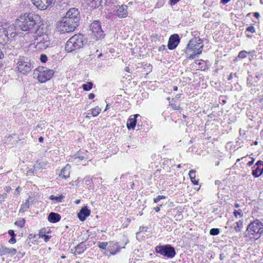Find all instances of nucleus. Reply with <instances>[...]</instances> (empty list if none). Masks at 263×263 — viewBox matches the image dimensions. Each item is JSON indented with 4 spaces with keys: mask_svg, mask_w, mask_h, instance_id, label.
Listing matches in <instances>:
<instances>
[{
    "mask_svg": "<svg viewBox=\"0 0 263 263\" xmlns=\"http://www.w3.org/2000/svg\"><path fill=\"white\" fill-rule=\"evenodd\" d=\"M39 15L32 13H26L21 15L18 19L16 20V25L18 26L20 31H29L25 35L31 36L38 26L44 25L40 20Z\"/></svg>",
    "mask_w": 263,
    "mask_h": 263,
    "instance_id": "1",
    "label": "nucleus"
},
{
    "mask_svg": "<svg viewBox=\"0 0 263 263\" xmlns=\"http://www.w3.org/2000/svg\"><path fill=\"white\" fill-rule=\"evenodd\" d=\"M33 34L30 36V42L35 45L38 50H44L49 47L51 44V40L47 34L48 26L46 24L38 26Z\"/></svg>",
    "mask_w": 263,
    "mask_h": 263,
    "instance_id": "2",
    "label": "nucleus"
},
{
    "mask_svg": "<svg viewBox=\"0 0 263 263\" xmlns=\"http://www.w3.org/2000/svg\"><path fill=\"white\" fill-rule=\"evenodd\" d=\"M23 33L20 31L16 24H5L0 26V44L5 46L10 41L15 39L17 36L21 37Z\"/></svg>",
    "mask_w": 263,
    "mask_h": 263,
    "instance_id": "3",
    "label": "nucleus"
},
{
    "mask_svg": "<svg viewBox=\"0 0 263 263\" xmlns=\"http://www.w3.org/2000/svg\"><path fill=\"white\" fill-rule=\"evenodd\" d=\"M262 234L263 223L256 219L249 224L244 233V236L248 238V240H255L260 238Z\"/></svg>",
    "mask_w": 263,
    "mask_h": 263,
    "instance_id": "4",
    "label": "nucleus"
},
{
    "mask_svg": "<svg viewBox=\"0 0 263 263\" xmlns=\"http://www.w3.org/2000/svg\"><path fill=\"white\" fill-rule=\"evenodd\" d=\"M202 41L199 37L192 39L187 45L185 51V57L194 59L202 53L203 48Z\"/></svg>",
    "mask_w": 263,
    "mask_h": 263,
    "instance_id": "5",
    "label": "nucleus"
},
{
    "mask_svg": "<svg viewBox=\"0 0 263 263\" xmlns=\"http://www.w3.org/2000/svg\"><path fill=\"white\" fill-rule=\"evenodd\" d=\"M86 40L83 34L79 33L71 37L65 44V49L68 52H71L82 48Z\"/></svg>",
    "mask_w": 263,
    "mask_h": 263,
    "instance_id": "6",
    "label": "nucleus"
},
{
    "mask_svg": "<svg viewBox=\"0 0 263 263\" xmlns=\"http://www.w3.org/2000/svg\"><path fill=\"white\" fill-rule=\"evenodd\" d=\"M32 68L33 65L27 57L20 56L17 59L16 68L19 72L26 74L31 70Z\"/></svg>",
    "mask_w": 263,
    "mask_h": 263,
    "instance_id": "7",
    "label": "nucleus"
},
{
    "mask_svg": "<svg viewBox=\"0 0 263 263\" xmlns=\"http://www.w3.org/2000/svg\"><path fill=\"white\" fill-rule=\"evenodd\" d=\"M54 72L52 69L45 67H39L34 72V77H37L41 83H45L49 80L53 76Z\"/></svg>",
    "mask_w": 263,
    "mask_h": 263,
    "instance_id": "8",
    "label": "nucleus"
},
{
    "mask_svg": "<svg viewBox=\"0 0 263 263\" xmlns=\"http://www.w3.org/2000/svg\"><path fill=\"white\" fill-rule=\"evenodd\" d=\"M155 251L157 253L168 258H173L176 254L175 248L169 244L157 246Z\"/></svg>",
    "mask_w": 263,
    "mask_h": 263,
    "instance_id": "9",
    "label": "nucleus"
},
{
    "mask_svg": "<svg viewBox=\"0 0 263 263\" xmlns=\"http://www.w3.org/2000/svg\"><path fill=\"white\" fill-rule=\"evenodd\" d=\"M77 27L78 26L63 17L58 25L57 30L61 34L68 33L74 31Z\"/></svg>",
    "mask_w": 263,
    "mask_h": 263,
    "instance_id": "10",
    "label": "nucleus"
},
{
    "mask_svg": "<svg viewBox=\"0 0 263 263\" xmlns=\"http://www.w3.org/2000/svg\"><path fill=\"white\" fill-rule=\"evenodd\" d=\"M69 22L73 23L74 25L79 26L80 20V12L78 9L75 8H70L66 13V15L64 17Z\"/></svg>",
    "mask_w": 263,
    "mask_h": 263,
    "instance_id": "11",
    "label": "nucleus"
},
{
    "mask_svg": "<svg viewBox=\"0 0 263 263\" xmlns=\"http://www.w3.org/2000/svg\"><path fill=\"white\" fill-rule=\"evenodd\" d=\"M89 30L91 31V34L96 37V40H98L103 37L104 36L101 23L99 21H93L89 26Z\"/></svg>",
    "mask_w": 263,
    "mask_h": 263,
    "instance_id": "12",
    "label": "nucleus"
},
{
    "mask_svg": "<svg viewBox=\"0 0 263 263\" xmlns=\"http://www.w3.org/2000/svg\"><path fill=\"white\" fill-rule=\"evenodd\" d=\"M31 1L39 9L45 10L54 4L55 0H31Z\"/></svg>",
    "mask_w": 263,
    "mask_h": 263,
    "instance_id": "13",
    "label": "nucleus"
},
{
    "mask_svg": "<svg viewBox=\"0 0 263 263\" xmlns=\"http://www.w3.org/2000/svg\"><path fill=\"white\" fill-rule=\"evenodd\" d=\"M252 175L255 177L260 176L263 173V161L258 160L252 167Z\"/></svg>",
    "mask_w": 263,
    "mask_h": 263,
    "instance_id": "14",
    "label": "nucleus"
},
{
    "mask_svg": "<svg viewBox=\"0 0 263 263\" xmlns=\"http://www.w3.org/2000/svg\"><path fill=\"white\" fill-rule=\"evenodd\" d=\"M180 38L178 34H174L170 36L167 47L170 50H174L175 49L180 43Z\"/></svg>",
    "mask_w": 263,
    "mask_h": 263,
    "instance_id": "15",
    "label": "nucleus"
},
{
    "mask_svg": "<svg viewBox=\"0 0 263 263\" xmlns=\"http://www.w3.org/2000/svg\"><path fill=\"white\" fill-rule=\"evenodd\" d=\"M127 6L125 5H117L114 6V12L116 13V15L120 18H124L127 16Z\"/></svg>",
    "mask_w": 263,
    "mask_h": 263,
    "instance_id": "16",
    "label": "nucleus"
},
{
    "mask_svg": "<svg viewBox=\"0 0 263 263\" xmlns=\"http://www.w3.org/2000/svg\"><path fill=\"white\" fill-rule=\"evenodd\" d=\"M126 244V243H125L123 246L121 247L119 245L118 242L116 241H109L107 250L111 254L115 255L119 252L121 249L124 248Z\"/></svg>",
    "mask_w": 263,
    "mask_h": 263,
    "instance_id": "17",
    "label": "nucleus"
},
{
    "mask_svg": "<svg viewBox=\"0 0 263 263\" xmlns=\"http://www.w3.org/2000/svg\"><path fill=\"white\" fill-rule=\"evenodd\" d=\"M17 253L16 249L14 248H10L5 246H0V255H8L12 256Z\"/></svg>",
    "mask_w": 263,
    "mask_h": 263,
    "instance_id": "18",
    "label": "nucleus"
},
{
    "mask_svg": "<svg viewBox=\"0 0 263 263\" xmlns=\"http://www.w3.org/2000/svg\"><path fill=\"white\" fill-rule=\"evenodd\" d=\"M90 213L91 211L87 208V206H84L81 208L78 213V217L81 221H83L90 215Z\"/></svg>",
    "mask_w": 263,
    "mask_h": 263,
    "instance_id": "19",
    "label": "nucleus"
},
{
    "mask_svg": "<svg viewBox=\"0 0 263 263\" xmlns=\"http://www.w3.org/2000/svg\"><path fill=\"white\" fill-rule=\"evenodd\" d=\"M47 166V162L46 161H43L41 160H37L34 166V170L33 171V173H36L37 171H41L43 170H45Z\"/></svg>",
    "mask_w": 263,
    "mask_h": 263,
    "instance_id": "20",
    "label": "nucleus"
},
{
    "mask_svg": "<svg viewBox=\"0 0 263 263\" xmlns=\"http://www.w3.org/2000/svg\"><path fill=\"white\" fill-rule=\"evenodd\" d=\"M140 115L139 114H136L132 116H131L127 120L126 125L128 129H133L135 128L136 123H137V118L138 117H140Z\"/></svg>",
    "mask_w": 263,
    "mask_h": 263,
    "instance_id": "21",
    "label": "nucleus"
},
{
    "mask_svg": "<svg viewBox=\"0 0 263 263\" xmlns=\"http://www.w3.org/2000/svg\"><path fill=\"white\" fill-rule=\"evenodd\" d=\"M71 166L69 164H67L63 167L59 174V177L62 179H67L69 177L70 173Z\"/></svg>",
    "mask_w": 263,
    "mask_h": 263,
    "instance_id": "22",
    "label": "nucleus"
},
{
    "mask_svg": "<svg viewBox=\"0 0 263 263\" xmlns=\"http://www.w3.org/2000/svg\"><path fill=\"white\" fill-rule=\"evenodd\" d=\"M61 219V215L54 212H51L48 216V220L51 223H57Z\"/></svg>",
    "mask_w": 263,
    "mask_h": 263,
    "instance_id": "23",
    "label": "nucleus"
},
{
    "mask_svg": "<svg viewBox=\"0 0 263 263\" xmlns=\"http://www.w3.org/2000/svg\"><path fill=\"white\" fill-rule=\"evenodd\" d=\"M86 247L83 242L80 243L75 247V255H80L83 253L86 249Z\"/></svg>",
    "mask_w": 263,
    "mask_h": 263,
    "instance_id": "24",
    "label": "nucleus"
},
{
    "mask_svg": "<svg viewBox=\"0 0 263 263\" xmlns=\"http://www.w3.org/2000/svg\"><path fill=\"white\" fill-rule=\"evenodd\" d=\"M169 105L174 110H180L181 109L180 102L177 101L176 98H173L171 101L170 102Z\"/></svg>",
    "mask_w": 263,
    "mask_h": 263,
    "instance_id": "25",
    "label": "nucleus"
},
{
    "mask_svg": "<svg viewBox=\"0 0 263 263\" xmlns=\"http://www.w3.org/2000/svg\"><path fill=\"white\" fill-rule=\"evenodd\" d=\"M233 228L236 232H239L241 231L243 228V221L242 220H239L238 221L235 222L231 226Z\"/></svg>",
    "mask_w": 263,
    "mask_h": 263,
    "instance_id": "26",
    "label": "nucleus"
},
{
    "mask_svg": "<svg viewBox=\"0 0 263 263\" xmlns=\"http://www.w3.org/2000/svg\"><path fill=\"white\" fill-rule=\"evenodd\" d=\"M85 1L89 6L96 8L101 5L102 0H85Z\"/></svg>",
    "mask_w": 263,
    "mask_h": 263,
    "instance_id": "27",
    "label": "nucleus"
},
{
    "mask_svg": "<svg viewBox=\"0 0 263 263\" xmlns=\"http://www.w3.org/2000/svg\"><path fill=\"white\" fill-rule=\"evenodd\" d=\"M257 81L255 80V78H253L252 75L250 74L247 77V85L248 87H250L253 85H255V83Z\"/></svg>",
    "mask_w": 263,
    "mask_h": 263,
    "instance_id": "28",
    "label": "nucleus"
},
{
    "mask_svg": "<svg viewBox=\"0 0 263 263\" xmlns=\"http://www.w3.org/2000/svg\"><path fill=\"white\" fill-rule=\"evenodd\" d=\"M64 197V196L62 194L60 195L59 196H56L52 195H51L49 198L51 200L55 201L57 202H62Z\"/></svg>",
    "mask_w": 263,
    "mask_h": 263,
    "instance_id": "29",
    "label": "nucleus"
},
{
    "mask_svg": "<svg viewBox=\"0 0 263 263\" xmlns=\"http://www.w3.org/2000/svg\"><path fill=\"white\" fill-rule=\"evenodd\" d=\"M29 206H30L29 201L28 200H27L25 202L23 203L21 205L19 212L20 213H24L29 208Z\"/></svg>",
    "mask_w": 263,
    "mask_h": 263,
    "instance_id": "30",
    "label": "nucleus"
},
{
    "mask_svg": "<svg viewBox=\"0 0 263 263\" xmlns=\"http://www.w3.org/2000/svg\"><path fill=\"white\" fill-rule=\"evenodd\" d=\"M101 109L99 106H96V107L91 109L90 111L91 113L89 112L88 114H91L93 117L97 116L100 112Z\"/></svg>",
    "mask_w": 263,
    "mask_h": 263,
    "instance_id": "31",
    "label": "nucleus"
},
{
    "mask_svg": "<svg viewBox=\"0 0 263 263\" xmlns=\"http://www.w3.org/2000/svg\"><path fill=\"white\" fill-rule=\"evenodd\" d=\"M93 86V83L91 82H89L86 83H84L82 84V87L83 90L85 91H89L90 90Z\"/></svg>",
    "mask_w": 263,
    "mask_h": 263,
    "instance_id": "32",
    "label": "nucleus"
},
{
    "mask_svg": "<svg viewBox=\"0 0 263 263\" xmlns=\"http://www.w3.org/2000/svg\"><path fill=\"white\" fill-rule=\"evenodd\" d=\"M25 221H26L24 218H21L20 220L16 221L14 224L20 228H23L25 226Z\"/></svg>",
    "mask_w": 263,
    "mask_h": 263,
    "instance_id": "33",
    "label": "nucleus"
},
{
    "mask_svg": "<svg viewBox=\"0 0 263 263\" xmlns=\"http://www.w3.org/2000/svg\"><path fill=\"white\" fill-rule=\"evenodd\" d=\"M220 233V230L218 228H212L210 230V234L213 236L218 235Z\"/></svg>",
    "mask_w": 263,
    "mask_h": 263,
    "instance_id": "34",
    "label": "nucleus"
},
{
    "mask_svg": "<svg viewBox=\"0 0 263 263\" xmlns=\"http://www.w3.org/2000/svg\"><path fill=\"white\" fill-rule=\"evenodd\" d=\"M108 244L107 242H99L98 247L101 249L106 250Z\"/></svg>",
    "mask_w": 263,
    "mask_h": 263,
    "instance_id": "35",
    "label": "nucleus"
},
{
    "mask_svg": "<svg viewBox=\"0 0 263 263\" xmlns=\"http://www.w3.org/2000/svg\"><path fill=\"white\" fill-rule=\"evenodd\" d=\"M84 181L86 184L89 185L90 184L92 183V178H91L89 176H86L84 178Z\"/></svg>",
    "mask_w": 263,
    "mask_h": 263,
    "instance_id": "36",
    "label": "nucleus"
},
{
    "mask_svg": "<svg viewBox=\"0 0 263 263\" xmlns=\"http://www.w3.org/2000/svg\"><path fill=\"white\" fill-rule=\"evenodd\" d=\"M13 50H14L13 47L12 46H11V47L10 48H9L8 47V49H6L5 48V54H7L9 55L11 54L12 55H14V53H12V51H13Z\"/></svg>",
    "mask_w": 263,
    "mask_h": 263,
    "instance_id": "37",
    "label": "nucleus"
},
{
    "mask_svg": "<svg viewBox=\"0 0 263 263\" xmlns=\"http://www.w3.org/2000/svg\"><path fill=\"white\" fill-rule=\"evenodd\" d=\"M247 51H246V50H242L239 52L238 57L240 59H244L247 57Z\"/></svg>",
    "mask_w": 263,
    "mask_h": 263,
    "instance_id": "38",
    "label": "nucleus"
},
{
    "mask_svg": "<svg viewBox=\"0 0 263 263\" xmlns=\"http://www.w3.org/2000/svg\"><path fill=\"white\" fill-rule=\"evenodd\" d=\"M41 62L45 63L47 61L48 58L45 54H41L40 58Z\"/></svg>",
    "mask_w": 263,
    "mask_h": 263,
    "instance_id": "39",
    "label": "nucleus"
},
{
    "mask_svg": "<svg viewBox=\"0 0 263 263\" xmlns=\"http://www.w3.org/2000/svg\"><path fill=\"white\" fill-rule=\"evenodd\" d=\"M195 173L196 171L194 170H191L190 171L189 173V176L191 180H192V179H194V178L196 177Z\"/></svg>",
    "mask_w": 263,
    "mask_h": 263,
    "instance_id": "40",
    "label": "nucleus"
},
{
    "mask_svg": "<svg viewBox=\"0 0 263 263\" xmlns=\"http://www.w3.org/2000/svg\"><path fill=\"white\" fill-rule=\"evenodd\" d=\"M234 216L237 217L238 216H239L240 217H242L243 214L242 210L239 209L238 210H235L234 212Z\"/></svg>",
    "mask_w": 263,
    "mask_h": 263,
    "instance_id": "41",
    "label": "nucleus"
},
{
    "mask_svg": "<svg viewBox=\"0 0 263 263\" xmlns=\"http://www.w3.org/2000/svg\"><path fill=\"white\" fill-rule=\"evenodd\" d=\"M165 196L163 195H159L156 197V198H154V202L155 203H158L161 199H165Z\"/></svg>",
    "mask_w": 263,
    "mask_h": 263,
    "instance_id": "42",
    "label": "nucleus"
},
{
    "mask_svg": "<svg viewBox=\"0 0 263 263\" xmlns=\"http://www.w3.org/2000/svg\"><path fill=\"white\" fill-rule=\"evenodd\" d=\"M46 229L45 228L42 229L39 232V237L42 238V236L46 235Z\"/></svg>",
    "mask_w": 263,
    "mask_h": 263,
    "instance_id": "43",
    "label": "nucleus"
},
{
    "mask_svg": "<svg viewBox=\"0 0 263 263\" xmlns=\"http://www.w3.org/2000/svg\"><path fill=\"white\" fill-rule=\"evenodd\" d=\"M246 31L254 33L255 32V29L253 26H250L246 28Z\"/></svg>",
    "mask_w": 263,
    "mask_h": 263,
    "instance_id": "44",
    "label": "nucleus"
},
{
    "mask_svg": "<svg viewBox=\"0 0 263 263\" xmlns=\"http://www.w3.org/2000/svg\"><path fill=\"white\" fill-rule=\"evenodd\" d=\"M32 243H33V242H31V239H27L24 243V246L30 247L31 246Z\"/></svg>",
    "mask_w": 263,
    "mask_h": 263,
    "instance_id": "45",
    "label": "nucleus"
},
{
    "mask_svg": "<svg viewBox=\"0 0 263 263\" xmlns=\"http://www.w3.org/2000/svg\"><path fill=\"white\" fill-rule=\"evenodd\" d=\"M7 197V193H3V194H0V198L2 201V203L5 200V199Z\"/></svg>",
    "mask_w": 263,
    "mask_h": 263,
    "instance_id": "46",
    "label": "nucleus"
},
{
    "mask_svg": "<svg viewBox=\"0 0 263 263\" xmlns=\"http://www.w3.org/2000/svg\"><path fill=\"white\" fill-rule=\"evenodd\" d=\"M51 236H50V235H44V236H42V238H43L44 241L47 242H48L49 240V239L51 238Z\"/></svg>",
    "mask_w": 263,
    "mask_h": 263,
    "instance_id": "47",
    "label": "nucleus"
},
{
    "mask_svg": "<svg viewBox=\"0 0 263 263\" xmlns=\"http://www.w3.org/2000/svg\"><path fill=\"white\" fill-rule=\"evenodd\" d=\"M8 234L11 236V237H15L16 234L14 233V231L12 230H10L8 232Z\"/></svg>",
    "mask_w": 263,
    "mask_h": 263,
    "instance_id": "48",
    "label": "nucleus"
},
{
    "mask_svg": "<svg viewBox=\"0 0 263 263\" xmlns=\"http://www.w3.org/2000/svg\"><path fill=\"white\" fill-rule=\"evenodd\" d=\"M16 240L15 239V237H11V238L9 240V242L11 244H14L16 242Z\"/></svg>",
    "mask_w": 263,
    "mask_h": 263,
    "instance_id": "49",
    "label": "nucleus"
},
{
    "mask_svg": "<svg viewBox=\"0 0 263 263\" xmlns=\"http://www.w3.org/2000/svg\"><path fill=\"white\" fill-rule=\"evenodd\" d=\"M250 158L251 159V160L250 161H249L248 162V163H247V165L248 166H252L253 164V163L254 162V161H255V159L254 158Z\"/></svg>",
    "mask_w": 263,
    "mask_h": 263,
    "instance_id": "50",
    "label": "nucleus"
},
{
    "mask_svg": "<svg viewBox=\"0 0 263 263\" xmlns=\"http://www.w3.org/2000/svg\"><path fill=\"white\" fill-rule=\"evenodd\" d=\"M166 50V46L164 45H162L159 48V51H163V50Z\"/></svg>",
    "mask_w": 263,
    "mask_h": 263,
    "instance_id": "51",
    "label": "nucleus"
},
{
    "mask_svg": "<svg viewBox=\"0 0 263 263\" xmlns=\"http://www.w3.org/2000/svg\"><path fill=\"white\" fill-rule=\"evenodd\" d=\"M21 191H22V189L20 186H18L15 189V194H19V193L21 192Z\"/></svg>",
    "mask_w": 263,
    "mask_h": 263,
    "instance_id": "52",
    "label": "nucleus"
},
{
    "mask_svg": "<svg viewBox=\"0 0 263 263\" xmlns=\"http://www.w3.org/2000/svg\"><path fill=\"white\" fill-rule=\"evenodd\" d=\"M191 181L195 185H197L198 184V180H196L195 178H194V179H192V180H191Z\"/></svg>",
    "mask_w": 263,
    "mask_h": 263,
    "instance_id": "53",
    "label": "nucleus"
},
{
    "mask_svg": "<svg viewBox=\"0 0 263 263\" xmlns=\"http://www.w3.org/2000/svg\"><path fill=\"white\" fill-rule=\"evenodd\" d=\"M127 176V174H123L121 175V177H120V179L121 180L123 181V182H124L125 181V177Z\"/></svg>",
    "mask_w": 263,
    "mask_h": 263,
    "instance_id": "54",
    "label": "nucleus"
},
{
    "mask_svg": "<svg viewBox=\"0 0 263 263\" xmlns=\"http://www.w3.org/2000/svg\"><path fill=\"white\" fill-rule=\"evenodd\" d=\"M160 206H162V204H158V206L156 208H154V210L156 212H158L160 211Z\"/></svg>",
    "mask_w": 263,
    "mask_h": 263,
    "instance_id": "55",
    "label": "nucleus"
},
{
    "mask_svg": "<svg viewBox=\"0 0 263 263\" xmlns=\"http://www.w3.org/2000/svg\"><path fill=\"white\" fill-rule=\"evenodd\" d=\"M231 0H220V3L223 5H226Z\"/></svg>",
    "mask_w": 263,
    "mask_h": 263,
    "instance_id": "56",
    "label": "nucleus"
},
{
    "mask_svg": "<svg viewBox=\"0 0 263 263\" xmlns=\"http://www.w3.org/2000/svg\"><path fill=\"white\" fill-rule=\"evenodd\" d=\"M88 97L89 99H92L95 98V95L93 93H90L88 95Z\"/></svg>",
    "mask_w": 263,
    "mask_h": 263,
    "instance_id": "57",
    "label": "nucleus"
},
{
    "mask_svg": "<svg viewBox=\"0 0 263 263\" xmlns=\"http://www.w3.org/2000/svg\"><path fill=\"white\" fill-rule=\"evenodd\" d=\"M247 158V156H245V157H242V158H238V159H237V160H236V162L235 163V164H236V163H237V162H239L241 160H245V159H246Z\"/></svg>",
    "mask_w": 263,
    "mask_h": 263,
    "instance_id": "58",
    "label": "nucleus"
},
{
    "mask_svg": "<svg viewBox=\"0 0 263 263\" xmlns=\"http://www.w3.org/2000/svg\"><path fill=\"white\" fill-rule=\"evenodd\" d=\"M254 16L256 18H259V17L260 16V14L258 12H254Z\"/></svg>",
    "mask_w": 263,
    "mask_h": 263,
    "instance_id": "59",
    "label": "nucleus"
},
{
    "mask_svg": "<svg viewBox=\"0 0 263 263\" xmlns=\"http://www.w3.org/2000/svg\"><path fill=\"white\" fill-rule=\"evenodd\" d=\"M106 3H108V4H115V2L116 1L115 0H106Z\"/></svg>",
    "mask_w": 263,
    "mask_h": 263,
    "instance_id": "60",
    "label": "nucleus"
},
{
    "mask_svg": "<svg viewBox=\"0 0 263 263\" xmlns=\"http://www.w3.org/2000/svg\"><path fill=\"white\" fill-rule=\"evenodd\" d=\"M5 189L6 191L8 193V192H10V191L11 190V189L10 186H6Z\"/></svg>",
    "mask_w": 263,
    "mask_h": 263,
    "instance_id": "61",
    "label": "nucleus"
},
{
    "mask_svg": "<svg viewBox=\"0 0 263 263\" xmlns=\"http://www.w3.org/2000/svg\"><path fill=\"white\" fill-rule=\"evenodd\" d=\"M181 94L179 93L176 95V97L174 98L177 99V101H178V99L180 98Z\"/></svg>",
    "mask_w": 263,
    "mask_h": 263,
    "instance_id": "62",
    "label": "nucleus"
},
{
    "mask_svg": "<svg viewBox=\"0 0 263 263\" xmlns=\"http://www.w3.org/2000/svg\"><path fill=\"white\" fill-rule=\"evenodd\" d=\"M43 141H44V138H43V137H39V141L40 142H43Z\"/></svg>",
    "mask_w": 263,
    "mask_h": 263,
    "instance_id": "63",
    "label": "nucleus"
},
{
    "mask_svg": "<svg viewBox=\"0 0 263 263\" xmlns=\"http://www.w3.org/2000/svg\"><path fill=\"white\" fill-rule=\"evenodd\" d=\"M232 79H233V74L231 73L229 75V77H228V80H232Z\"/></svg>",
    "mask_w": 263,
    "mask_h": 263,
    "instance_id": "64",
    "label": "nucleus"
}]
</instances>
